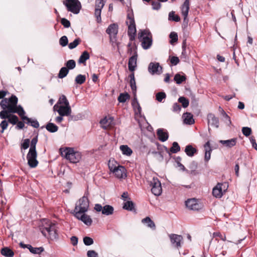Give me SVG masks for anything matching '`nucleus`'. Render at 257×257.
<instances>
[{
  "mask_svg": "<svg viewBox=\"0 0 257 257\" xmlns=\"http://www.w3.org/2000/svg\"><path fill=\"white\" fill-rule=\"evenodd\" d=\"M18 99L15 95H12L10 98H4L0 102V106L3 109L0 111V118L1 119H8L9 122L15 125L19 121L18 117L11 113H17L21 117H24L26 112L23 107L18 105Z\"/></svg>",
  "mask_w": 257,
  "mask_h": 257,
  "instance_id": "f257e3e1",
  "label": "nucleus"
},
{
  "mask_svg": "<svg viewBox=\"0 0 257 257\" xmlns=\"http://www.w3.org/2000/svg\"><path fill=\"white\" fill-rule=\"evenodd\" d=\"M62 156L68 160L71 163H76L81 160V153L75 151L73 149L66 148L64 149H60Z\"/></svg>",
  "mask_w": 257,
  "mask_h": 257,
  "instance_id": "f03ea898",
  "label": "nucleus"
},
{
  "mask_svg": "<svg viewBox=\"0 0 257 257\" xmlns=\"http://www.w3.org/2000/svg\"><path fill=\"white\" fill-rule=\"evenodd\" d=\"M138 38L142 42V46L144 49H148L152 45V35L147 30H144L138 34Z\"/></svg>",
  "mask_w": 257,
  "mask_h": 257,
  "instance_id": "7ed1b4c3",
  "label": "nucleus"
},
{
  "mask_svg": "<svg viewBox=\"0 0 257 257\" xmlns=\"http://www.w3.org/2000/svg\"><path fill=\"white\" fill-rule=\"evenodd\" d=\"M89 206V200L84 196L76 203L74 213H84L87 211Z\"/></svg>",
  "mask_w": 257,
  "mask_h": 257,
  "instance_id": "20e7f679",
  "label": "nucleus"
},
{
  "mask_svg": "<svg viewBox=\"0 0 257 257\" xmlns=\"http://www.w3.org/2000/svg\"><path fill=\"white\" fill-rule=\"evenodd\" d=\"M63 4L69 12L74 14H78L81 9V3L78 0H65Z\"/></svg>",
  "mask_w": 257,
  "mask_h": 257,
  "instance_id": "39448f33",
  "label": "nucleus"
},
{
  "mask_svg": "<svg viewBox=\"0 0 257 257\" xmlns=\"http://www.w3.org/2000/svg\"><path fill=\"white\" fill-rule=\"evenodd\" d=\"M42 233L45 236H47V233L50 235V237L53 239H56L58 237L56 232V226L55 223H50L47 226L42 228Z\"/></svg>",
  "mask_w": 257,
  "mask_h": 257,
  "instance_id": "423d86ee",
  "label": "nucleus"
},
{
  "mask_svg": "<svg viewBox=\"0 0 257 257\" xmlns=\"http://www.w3.org/2000/svg\"><path fill=\"white\" fill-rule=\"evenodd\" d=\"M106 0H95L94 16L97 23L101 21V10L103 8Z\"/></svg>",
  "mask_w": 257,
  "mask_h": 257,
  "instance_id": "0eeeda50",
  "label": "nucleus"
},
{
  "mask_svg": "<svg viewBox=\"0 0 257 257\" xmlns=\"http://www.w3.org/2000/svg\"><path fill=\"white\" fill-rule=\"evenodd\" d=\"M127 21L126 22L128 25L127 34L130 36V40H133L135 38L136 33V28L134 19L131 18L130 15H127Z\"/></svg>",
  "mask_w": 257,
  "mask_h": 257,
  "instance_id": "6e6552de",
  "label": "nucleus"
},
{
  "mask_svg": "<svg viewBox=\"0 0 257 257\" xmlns=\"http://www.w3.org/2000/svg\"><path fill=\"white\" fill-rule=\"evenodd\" d=\"M150 186H152L151 191L156 196H159L162 192V188L160 181L158 179L153 178L150 182Z\"/></svg>",
  "mask_w": 257,
  "mask_h": 257,
  "instance_id": "1a4fd4ad",
  "label": "nucleus"
},
{
  "mask_svg": "<svg viewBox=\"0 0 257 257\" xmlns=\"http://www.w3.org/2000/svg\"><path fill=\"white\" fill-rule=\"evenodd\" d=\"M110 170L118 178H123L126 177L125 169L121 166H113L108 164Z\"/></svg>",
  "mask_w": 257,
  "mask_h": 257,
  "instance_id": "9d476101",
  "label": "nucleus"
},
{
  "mask_svg": "<svg viewBox=\"0 0 257 257\" xmlns=\"http://www.w3.org/2000/svg\"><path fill=\"white\" fill-rule=\"evenodd\" d=\"M169 236L171 242L174 247L177 248L181 247L182 244L183 243V237L182 235L172 233Z\"/></svg>",
  "mask_w": 257,
  "mask_h": 257,
  "instance_id": "9b49d317",
  "label": "nucleus"
},
{
  "mask_svg": "<svg viewBox=\"0 0 257 257\" xmlns=\"http://www.w3.org/2000/svg\"><path fill=\"white\" fill-rule=\"evenodd\" d=\"M37 152L29 151L27 156V159L28 160V164L31 168H34L37 166L38 161L37 160Z\"/></svg>",
  "mask_w": 257,
  "mask_h": 257,
  "instance_id": "f8f14e48",
  "label": "nucleus"
},
{
  "mask_svg": "<svg viewBox=\"0 0 257 257\" xmlns=\"http://www.w3.org/2000/svg\"><path fill=\"white\" fill-rule=\"evenodd\" d=\"M149 72L154 74H160L162 72V68L157 62H151L148 66Z\"/></svg>",
  "mask_w": 257,
  "mask_h": 257,
  "instance_id": "ddd939ff",
  "label": "nucleus"
},
{
  "mask_svg": "<svg viewBox=\"0 0 257 257\" xmlns=\"http://www.w3.org/2000/svg\"><path fill=\"white\" fill-rule=\"evenodd\" d=\"M74 216L76 218H77L78 220L82 221L84 224L87 225H90L92 224V220L90 217L84 213H74Z\"/></svg>",
  "mask_w": 257,
  "mask_h": 257,
  "instance_id": "4468645a",
  "label": "nucleus"
},
{
  "mask_svg": "<svg viewBox=\"0 0 257 257\" xmlns=\"http://www.w3.org/2000/svg\"><path fill=\"white\" fill-rule=\"evenodd\" d=\"M189 10V0H185L181 7L182 14L184 17V24L187 25L188 20L187 19V16L188 14V11Z\"/></svg>",
  "mask_w": 257,
  "mask_h": 257,
  "instance_id": "2eb2a0df",
  "label": "nucleus"
},
{
  "mask_svg": "<svg viewBox=\"0 0 257 257\" xmlns=\"http://www.w3.org/2000/svg\"><path fill=\"white\" fill-rule=\"evenodd\" d=\"M186 206L190 210H198L200 208V205L194 198L189 199L185 202Z\"/></svg>",
  "mask_w": 257,
  "mask_h": 257,
  "instance_id": "dca6fc26",
  "label": "nucleus"
},
{
  "mask_svg": "<svg viewBox=\"0 0 257 257\" xmlns=\"http://www.w3.org/2000/svg\"><path fill=\"white\" fill-rule=\"evenodd\" d=\"M57 112L60 115L69 116L71 113V108L70 105H61L59 107Z\"/></svg>",
  "mask_w": 257,
  "mask_h": 257,
  "instance_id": "f3484780",
  "label": "nucleus"
},
{
  "mask_svg": "<svg viewBox=\"0 0 257 257\" xmlns=\"http://www.w3.org/2000/svg\"><path fill=\"white\" fill-rule=\"evenodd\" d=\"M138 54L136 51L134 54L130 58L128 63V69L130 71L133 72L137 67V60Z\"/></svg>",
  "mask_w": 257,
  "mask_h": 257,
  "instance_id": "a211bd4d",
  "label": "nucleus"
},
{
  "mask_svg": "<svg viewBox=\"0 0 257 257\" xmlns=\"http://www.w3.org/2000/svg\"><path fill=\"white\" fill-rule=\"evenodd\" d=\"M208 124L214 126L216 128L219 127V119L214 114L209 113L207 115Z\"/></svg>",
  "mask_w": 257,
  "mask_h": 257,
  "instance_id": "6ab92c4d",
  "label": "nucleus"
},
{
  "mask_svg": "<svg viewBox=\"0 0 257 257\" xmlns=\"http://www.w3.org/2000/svg\"><path fill=\"white\" fill-rule=\"evenodd\" d=\"M113 118L111 117L107 118L105 117L103 119H101L100 121V123L103 128L104 130L108 129L113 124Z\"/></svg>",
  "mask_w": 257,
  "mask_h": 257,
  "instance_id": "aec40b11",
  "label": "nucleus"
},
{
  "mask_svg": "<svg viewBox=\"0 0 257 257\" xmlns=\"http://www.w3.org/2000/svg\"><path fill=\"white\" fill-rule=\"evenodd\" d=\"M157 135L159 140L162 142L166 141L169 137L167 132L163 128H159L157 130Z\"/></svg>",
  "mask_w": 257,
  "mask_h": 257,
  "instance_id": "412c9836",
  "label": "nucleus"
},
{
  "mask_svg": "<svg viewBox=\"0 0 257 257\" xmlns=\"http://www.w3.org/2000/svg\"><path fill=\"white\" fill-rule=\"evenodd\" d=\"M110 37H115L118 33V26L115 24H111L106 31Z\"/></svg>",
  "mask_w": 257,
  "mask_h": 257,
  "instance_id": "4be33fe9",
  "label": "nucleus"
},
{
  "mask_svg": "<svg viewBox=\"0 0 257 257\" xmlns=\"http://www.w3.org/2000/svg\"><path fill=\"white\" fill-rule=\"evenodd\" d=\"M222 184L218 183L216 187H215L212 190V194L216 198H220L222 196V190L221 186Z\"/></svg>",
  "mask_w": 257,
  "mask_h": 257,
  "instance_id": "5701e85b",
  "label": "nucleus"
},
{
  "mask_svg": "<svg viewBox=\"0 0 257 257\" xmlns=\"http://www.w3.org/2000/svg\"><path fill=\"white\" fill-rule=\"evenodd\" d=\"M237 142L236 138H233L230 140H220L219 141V143L226 147L231 148L234 146Z\"/></svg>",
  "mask_w": 257,
  "mask_h": 257,
  "instance_id": "b1692460",
  "label": "nucleus"
},
{
  "mask_svg": "<svg viewBox=\"0 0 257 257\" xmlns=\"http://www.w3.org/2000/svg\"><path fill=\"white\" fill-rule=\"evenodd\" d=\"M23 120H26V123L30 124L32 126L35 128H38L39 127V122L36 119H32L26 116H24L22 117Z\"/></svg>",
  "mask_w": 257,
  "mask_h": 257,
  "instance_id": "393cba45",
  "label": "nucleus"
},
{
  "mask_svg": "<svg viewBox=\"0 0 257 257\" xmlns=\"http://www.w3.org/2000/svg\"><path fill=\"white\" fill-rule=\"evenodd\" d=\"M205 154V160L206 161H208L210 159L211 156V152L212 151L210 146V143L209 141L206 142L204 146Z\"/></svg>",
  "mask_w": 257,
  "mask_h": 257,
  "instance_id": "a878e982",
  "label": "nucleus"
},
{
  "mask_svg": "<svg viewBox=\"0 0 257 257\" xmlns=\"http://www.w3.org/2000/svg\"><path fill=\"white\" fill-rule=\"evenodd\" d=\"M184 123L188 124H192L194 123L193 115L189 112H186L183 114Z\"/></svg>",
  "mask_w": 257,
  "mask_h": 257,
  "instance_id": "bb28decb",
  "label": "nucleus"
},
{
  "mask_svg": "<svg viewBox=\"0 0 257 257\" xmlns=\"http://www.w3.org/2000/svg\"><path fill=\"white\" fill-rule=\"evenodd\" d=\"M142 222L153 229H155L156 225L155 223L149 217H146V218L142 220Z\"/></svg>",
  "mask_w": 257,
  "mask_h": 257,
  "instance_id": "cd10ccee",
  "label": "nucleus"
},
{
  "mask_svg": "<svg viewBox=\"0 0 257 257\" xmlns=\"http://www.w3.org/2000/svg\"><path fill=\"white\" fill-rule=\"evenodd\" d=\"M114 211L113 207L109 205H106L103 207L102 214L105 215H110L113 214Z\"/></svg>",
  "mask_w": 257,
  "mask_h": 257,
  "instance_id": "c85d7f7f",
  "label": "nucleus"
},
{
  "mask_svg": "<svg viewBox=\"0 0 257 257\" xmlns=\"http://www.w3.org/2000/svg\"><path fill=\"white\" fill-rule=\"evenodd\" d=\"M90 56L88 52L86 51H84L80 55L78 63L80 64H85L86 60L89 59Z\"/></svg>",
  "mask_w": 257,
  "mask_h": 257,
  "instance_id": "c756f323",
  "label": "nucleus"
},
{
  "mask_svg": "<svg viewBox=\"0 0 257 257\" xmlns=\"http://www.w3.org/2000/svg\"><path fill=\"white\" fill-rule=\"evenodd\" d=\"M186 154L189 157H192L196 153L197 150L191 145H187L185 149Z\"/></svg>",
  "mask_w": 257,
  "mask_h": 257,
  "instance_id": "7c9ffc66",
  "label": "nucleus"
},
{
  "mask_svg": "<svg viewBox=\"0 0 257 257\" xmlns=\"http://www.w3.org/2000/svg\"><path fill=\"white\" fill-rule=\"evenodd\" d=\"M1 253L6 257H13L14 253L13 250L8 247H4L1 249Z\"/></svg>",
  "mask_w": 257,
  "mask_h": 257,
  "instance_id": "2f4dec72",
  "label": "nucleus"
},
{
  "mask_svg": "<svg viewBox=\"0 0 257 257\" xmlns=\"http://www.w3.org/2000/svg\"><path fill=\"white\" fill-rule=\"evenodd\" d=\"M120 150L123 155L130 156L133 153L132 149L127 145H121L120 146Z\"/></svg>",
  "mask_w": 257,
  "mask_h": 257,
  "instance_id": "473e14b6",
  "label": "nucleus"
},
{
  "mask_svg": "<svg viewBox=\"0 0 257 257\" xmlns=\"http://www.w3.org/2000/svg\"><path fill=\"white\" fill-rule=\"evenodd\" d=\"M46 128L50 133H55L58 130V127L53 123L49 122L46 125Z\"/></svg>",
  "mask_w": 257,
  "mask_h": 257,
  "instance_id": "72a5a7b5",
  "label": "nucleus"
},
{
  "mask_svg": "<svg viewBox=\"0 0 257 257\" xmlns=\"http://www.w3.org/2000/svg\"><path fill=\"white\" fill-rule=\"evenodd\" d=\"M28 246V249L30 251L34 254H40L44 251V248L42 247H33L30 244H29Z\"/></svg>",
  "mask_w": 257,
  "mask_h": 257,
  "instance_id": "f704fd0d",
  "label": "nucleus"
},
{
  "mask_svg": "<svg viewBox=\"0 0 257 257\" xmlns=\"http://www.w3.org/2000/svg\"><path fill=\"white\" fill-rule=\"evenodd\" d=\"M129 77L130 78V86L132 90L133 91L134 93H135L136 91L137 86L136 84L134 73H133L130 74Z\"/></svg>",
  "mask_w": 257,
  "mask_h": 257,
  "instance_id": "c9c22d12",
  "label": "nucleus"
},
{
  "mask_svg": "<svg viewBox=\"0 0 257 257\" xmlns=\"http://www.w3.org/2000/svg\"><path fill=\"white\" fill-rule=\"evenodd\" d=\"M86 80V76L84 75L79 74L76 76L75 79V83L77 84H82Z\"/></svg>",
  "mask_w": 257,
  "mask_h": 257,
  "instance_id": "e433bc0d",
  "label": "nucleus"
},
{
  "mask_svg": "<svg viewBox=\"0 0 257 257\" xmlns=\"http://www.w3.org/2000/svg\"><path fill=\"white\" fill-rule=\"evenodd\" d=\"M69 73V70L65 67H62L58 73V77L59 78H63L67 76Z\"/></svg>",
  "mask_w": 257,
  "mask_h": 257,
  "instance_id": "4c0bfd02",
  "label": "nucleus"
},
{
  "mask_svg": "<svg viewBox=\"0 0 257 257\" xmlns=\"http://www.w3.org/2000/svg\"><path fill=\"white\" fill-rule=\"evenodd\" d=\"M123 208L130 211H132L134 208V204L132 201H127L124 203Z\"/></svg>",
  "mask_w": 257,
  "mask_h": 257,
  "instance_id": "58836bf2",
  "label": "nucleus"
},
{
  "mask_svg": "<svg viewBox=\"0 0 257 257\" xmlns=\"http://www.w3.org/2000/svg\"><path fill=\"white\" fill-rule=\"evenodd\" d=\"M66 67L68 70L73 69L76 67V62L74 60H69L65 64Z\"/></svg>",
  "mask_w": 257,
  "mask_h": 257,
  "instance_id": "ea45409f",
  "label": "nucleus"
},
{
  "mask_svg": "<svg viewBox=\"0 0 257 257\" xmlns=\"http://www.w3.org/2000/svg\"><path fill=\"white\" fill-rule=\"evenodd\" d=\"M174 79L177 84H180L185 80L186 77L185 76H181L179 74H176L174 76Z\"/></svg>",
  "mask_w": 257,
  "mask_h": 257,
  "instance_id": "a19ab883",
  "label": "nucleus"
},
{
  "mask_svg": "<svg viewBox=\"0 0 257 257\" xmlns=\"http://www.w3.org/2000/svg\"><path fill=\"white\" fill-rule=\"evenodd\" d=\"M38 142V137H35L32 139L31 142V147L29 151L36 152V146Z\"/></svg>",
  "mask_w": 257,
  "mask_h": 257,
  "instance_id": "79ce46f5",
  "label": "nucleus"
},
{
  "mask_svg": "<svg viewBox=\"0 0 257 257\" xmlns=\"http://www.w3.org/2000/svg\"><path fill=\"white\" fill-rule=\"evenodd\" d=\"M130 95L127 93H120L118 97V100L120 102H125L129 99Z\"/></svg>",
  "mask_w": 257,
  "mask_h": 257,
  "instance_id": "37998d69",
  "label": "nucleus"
},
{
  "mask_svg": "<svg viewBox=\"0 0 257 257\" xmlns=\"http://www.w3.org/2000/svg\"><path fill=\"white\" fill-rule=\"evenodd\" d=\"M178 101L182 103V106L184 108L188 107L189 104V100L183 96L180 97Z\"/></svg>",
  "mask_w": 257,
  "mask_h": 257,
  "instance_id": "c03bdc74",
  "label": "nucleus"
},
{
  "mask_svg": "<svg viewBox=\"0 0 257 257\" xmlns=\"http://www.w3.org/2000/svg\"><path fill=\"white\" fill-rule=\"evenodd\" d=\"M180 150V147L178 144L174 142L172 144V147L170 149V151L172 153H176Z\"/></svg>",
  "mask_w": 257,
  "mask_h": 257,
  "instance_id": "a18cd8bd",
  "label": "nucleus"
},
{
  "mask_svg": "<svg viewBox=\"0 0 257 257\" xmlns=\"http://www.w3.org/2000/svg\"><path fill=\"white\" fill-rule=\"evenodd\" d=\"M81 40L79 38L76 39L73 42L68 44V47L70 49H73L76 48L80 43Z\"/></svg>",
  "mask_w": 257,
  "mask_h": 257,
  "instance_id": "49530a36",
  "label": "nucleus"
},
{
  "mask_svg": "<svg viewBox=\"0 0 257 257\" xmlns=\"http://www.w3.org/2000/svg\"><path fill=\"white\" fill-rule=\"evenodd\" d=\"M169 20L175 22H179L180 21V18L178 15H175L174 12H171L169 14Z\"/></svg>",
  "mask_w": 257,
  "mask_h": 257,
  "instance_id": "de8ad7c7",
  "label": "nucleus"
},
{
  "mask_svg": "<svg viewBox=\"0 0 257 257\" xmlns=\"http://www.w3.org/2000/svg\"><path fill=\"white\" fill-rule=\"evenodd\" d=\"M156 99L159 102H162L163 99H165L166 97V93L164 92H160L156 94Z\"/></svg>",
  "mask_w": 257,
  "mask_h": 257,
  "instance_id": "09e8293b",
  "label": "nucleus"
},
{
  "mask_svg": "<svg viewBox=\"0 0 257 257\" xmlns=\"http://www.w3.org/2000/svg\"><path fill=\"white\" fill-rule=\"evenodd\" d=\"M221 114L224 118V120L226 122V123L228 125H230L231 123L230 117L223 110H222Z\"/></svg>",
  "mask_w": 257,
  "mask_h": 257,
  "instance_id": "8fccbe9b",
  "label": "nucleus"
},
{
  "mask_svg": "<svg viewBox=\"0 0 257 257\" xmlns=\"http://www.w3.org/2000/svg\"><path fill=\"white\" fill-rule=\"evenodd\" d=\"M68 40L66 36H62L59 40V44L62 47H65L68 45Z\"/></svg>",
  "mask_w": 257,
  "mask_h": 257,
  "instance_id": "3c124183",
  "label": "nucleus"
},
{
  "mask_svg": "<svg viewBox=\"0 0 257 257\" xmlns=\"http://www.w3.org/2000/svg\"><path fill=\"white\" fill-rule=\"evenodd\" d=\"M59 102L60 104H62V105H70L69 101L67 99L66 97L63 95L61 96V97L60 98L59 100Z\"/></svg>",
  "mask_w": 257,
  "mask_h": 257,
  "instance_id": "603ef678",
  "label": "nucleus"
},
{
  "mask_svg": "<svg viewBox=\"0 0 257 257\" xmlns=\"http://www.w3.org/2000/svg\"><path fill=\"white\" fill-rule=\"evenodd\" d=\"M169 37L171 39L170 43L173 44V43L176 42L178 40V35L176 33L173 32L170 34Z\"/></svg>",
  "mask_w": 257,
  "mask_h": 257,
  "instance_id": "864d4df0",
  "label": "nucleus"
},
{
  "mask_svg": "<svg viewBox=\"0 0 257 257\" xmlns=\"http://www.w3.org/2000/svg\"><path fill=\"white\" fill-rule=\"evenodd\" d=\"M4 120L0 123V127L2 128L1 133H4V131L8 128L9 123L8 121L6 120V119H3Z\"/></svg>",
  "mask_w": 257,
  "mask_h": 257,
  "instance_id": "5fc2aeb1",
  "label": "nucleus"
},
{
  "mask_svg": "<svg viewBox=\"0 0 257 257\" xmlns=\"http://www.w3.org/2000/svg\"><path fill=\"white\" fill-rule=\"evenodd\" d=\"M242 133L245 137H248L251 133V129L248 127H243Z\"/></svg>",
  "mask_w": 257,
  "mask_h": 257,
  "instance_id": "6e6d98bb",
  "label": "nucleus"
},
{
  "mask_svg": "<svg viewBox=\"0 0 257 257\" xmlns=\"http://www.w3.org/2000/svg\"><path fill=\"white\" fill-rule=\"evenodd\" d=\"M83 242L86 245H90L93 243V240L90 237L85 236L83 238Z\"/></svg>",
  "mask_w": 257,
  "mask_h": 257,
  "instance_id": "4d7b16f0",
  "label": "nucleus"
},
{
  "mask_svg": "<svg viewBox=\"0 0 257 257\" xmlns=\"http://www.w3.org/2000/svg\"><path fill=\"white\" fill-rule=\"evenodd\" d=\"M152 8L153 9L155 10H158L161 8V4H160V2H156L153 1L152 3Z\"/></svg>",
  "mask_w": 257,
  "mask_h": 257,
  "instance_id": "13d9d810",
  "label": "nucleus"
},
{
  "mask_svg": "<svg viewBox=\"0 0 257 257\" xmlns=\"http://www.w3.org/2000/svg\"><path fill=\"white\" fill-rule=\"evenodd\" d=\"M132 105L134 107V108L136 109V105H137V108L138 109V113H140L141 110V107L139 103V102L137 101V99H134L132 102Z\"/></svg>",
  "mask_w": 257,
  "mask_h": 257,
  "instance_id": "bf43d9fd",
  "label": "nucleus"
},
{
  "mask_svg": "<svg viewBox=\"0 0 257 257\" xmlns=\"http://www.w3.org/2000/svg\"><path fill=\"white\" fill-rule=\"evenodd\" d=\"M132 105L134 107V108L136 109V105H137V108L138 109V113H140L141 110V107L139 103V102L137 101V99H134L132 102Z\"/></svg>",
  "mask_w": 257,
  "mask_h": 257,
  "instance_id": "052dcab7",
  "label": "nucleus"
},
{
  "mask_svg": "<svg viewBox=\"0 0 257 257\" xmlns=\"http://www.w3.org/2000/svg\"><path fill=\"white\" fill-rule=\"evenodd\" d=\"M87 257H98V253L93 250H89L87 252Z\"/></svg>",
  "mask_w": 257,
  "mask_h": 257,
  "instance_id": "680f3d73",
  "label": "nucleus"
},
{
  "mask_svg": "<svg viewBox=\"0 0 257 257\" xmlns=\"http://www.w3.org/2000/svg\"><path fill=\"white\" fill-rule=\"evenodd\" d=\"M61 23L65 28H69L70 26V22L65 18H62Z\"/></svg>",
  "mask_w": 257,
  "mask_h": 257,
  "instance_id": "e2e57ef3",
  "label": "nucleus"
},
{
  "mask_svg": "<svg viewBox=\"0 0 257 257\" xmlns=\"http://www.w3.org/2000/svg\"><path fill=\"white\" fill-rule=\"evenodd\" d=\"M30 145V140L28 139H25L22 144V148L24 150L27 149Z\"/></svg>",
  "mask_w": 257,
  "mask_h": 257,
  "instance_id": "0e129e2a",
  "label": "nucleus"
},
{
  "mask_svg": "<svg viewBox=\"0 0 257 257\" xmlns=\"http://www.w3.org/2000/svg\"><path fill=\"white\" fill-rule=\"evenodd\" d=\"M181 109L180 105L177 103H175L173 105V111L174 112H179Z\"/></svg>",
  "mask_w": 257,
  "mask_h": 257,
  "instance_id": "69168bd1",
  "label": "nucleus"
},
{
  "mask_svg": "<svg viewBox=\"0 0 257 257\" xmlns=\"http://www.w3.org/2000/svg\"><path fill=\"white\" fill-rule=\"evenodd\" d=\"M171 63L174 65H176L179 62V59L178 57L173 56L171 58Z\"/></svg>",
  "mask_w": 257,
  "mask_h": 257,
  "instance_id": "338daca9",
  "label": "nucleus"
},
{
  "mask_svg": "<svg viewBox=\"0 0 257 257\" xmlns=\"http://www.w3.org/2000/svg\"><path fill=\"white\" fill-rule=\"evenodd\" d=\"M69 116H70L69 119V120H74V121L78 120L81 117V115L80 114H78L76 115H70Z\"/></svg>",
  "mask_w": 257,
  "mask_h": 257,
  "instance_id": "774afa93",
  "label": "nucleus"
}]
</instances>
